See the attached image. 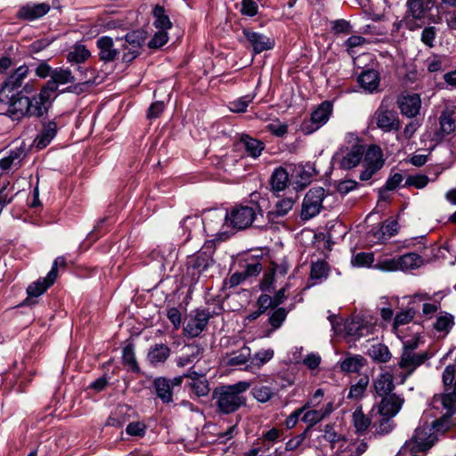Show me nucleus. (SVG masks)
I'll use <instances>...</instances> for the list:
<instances>
[{
  "mask_svg": "<svg viewBox=\"0 0 456 456\" xmlns=\"http://www.w3.org/2000/svg\"><path fill=\"white\" fill-rule=\"evenodd\" d=\"M364 164L380 169L384 164L382 151L378 146H370L365 153Z\"/></svg>",
  "mask_w": 456,
  "mask_h": 456,
  "instance_id": "nucleus-42",
  "label": "nucleus"
},
{
  "mask_svg": "<svg viewBox=\"0 0 456 456\" xmlns=\"http://www.w3.org/2000/svg\"><path fill=\"white\" fill-rule=\"evenodd\" d=\"M373 262L374 255L372 253L361 252L352 259V265L358 267L370 266Z\"/></svg>",
  "mask_w": 456,
  "mask_h": 456,
  "instance_id": "nucleus-54",
  "label": "nucleus"
},
{
  "mask_svg": "<svg viewBox=\"0 0 456 456\" xmlns=\"http://www.w3.org/2000/svg\"><path fill=\"white\" fill-rule=\"evenodd\" d=\"M444 391L433 396L431 405L437 411L456 413V367L448 365L442 375Z\"/></svg>",
  "mask_w": 456,
  "mask_h": 456,
  "instance_id": "nucleus-3",
  "label": "nucleus"
},
{
  "mask_svg": "<svg viewBox=\"0 0 456 456\" xmlns=\"http://www.w3.org/2000/svg\"><path fill=\"white\" fill-rule=\"evenodd\" d=\"M429 179L425 175H409L405 180V185L422 189L428 185Z\"/></svg>",
  "mask_w": 456,
  "mask_h": 456,
  "instance_id": "nucleus-56",
  "label": "nucleus"
},
{
  "mask_svg": "<svg viewBox=\"0 0 456 456\" xmlns=\"http://www.w3.org/2000/svg\"><path fill=\"white\" fill-rule=\"evenodd\" d=\"M370 379L368 376H363L354 385L350 387L347 397L353 400H360L369 385Z\"/></svg>",
  "mask_w": 456,
  "mask_h": 456,
  "instance_id": "nucleus-47",
  "label": "nucleus"
},
{
  "mask_svg": "<svg viewBox=\"0 0 456 456\" xmlns=\"http://www.w3.org/2000/svg\"><path fill=\"white\" fill-rule=\"evenodd\" d=\"M26 153L22 147H17L11 150L7 156L0 159V168L3 171H9L11 169H18Z\"/></svg>",
  "mask_w": 456,
  "mask_h": 456,
  "instance_id": "nucleus-24",
  "label": "nucleus"
},
{
  "mask_svg": "<svg viewBox=\"0 0 456 456\" xmlns=\"http://www.w3.org/2000/svg\"><path fill=\"white\" fill-rule=\"evenodd\" d=\"M436 30L434 27L425 28L421 33V41L428 46L432 47L434 45V40L436 38Z\"/></svg>",
  "mask_w": 456,
  "mask_h": 456,
  "instance_id": "nucleus-64",
  "label": "nucleus"
},
{
  "mask_svg": "<svg viewBox=\"0 0 456 456\" xmlns=\"http://www.w3.org/2000/svg\"><path fill=\"white\" fill-rule=\"evenodd\" d=\"M408 13L415 20H421L432 7V0H407Z\"/></svg>",
  "mask_w": 456,
  "mask_h": 456,
  "instance_id": "nucleus-29",
  "label": "nucleus"
},
{
  "mask_svg": "<svg viewBox=\"0 0 456 456\" xmlns=\"http://www.w3.org/2000/svg\"><path fill=\"white\" fill-rule=\"evenodd\" d=\"M332 113V104L330 102H322L313 112L309 120L303 123L305 134H311L328 122Z\"/></svg>",
  "mask_w": 456,
  "mask_h": 456,
  "instance_id": "nucleus-11",
  "label": "nucleus"
},
{
  "mask_svg": "<svg viewBox=\"0 0 456 456\" xmlns=\"http://www.w3.org/2000/svg\"><path fill=\"white\" fill-rule=\"evenodd\" d=\"M240 143L244 147L246 152L252 158L256 159L265 149V143L261 141L252 138L249 135H242Z\"/></svg>",
  "mask_w": 456,
  "mask_h": 456,
  "instance_id": "nucleus-34",
  "label": "nucleus"
},
{
  "mask_svg": "<svg viewBox=\"0 0 456 456\" xmlns=\"http://www.w3.org/2000/svg\"><path fill=\"white\" fill-rule=\"evenodd\" d=\"M431 356L428 352L421 353H411L409 351H402L400 361L398 362L399 368L405 370L404 374H402V383L411 375L415 370L422 365Z\"/></svg>",
  "mask_w": 456,
  "mask_h": 456,
  "instance_id": "nucleus-10",
  "label": "nucleus"
},
{
  "mask_svg": "<svg viewBox=\"0 0 456 456\" xmlns=\"http://www.w3.org/2000/svg\"><path fill=\"white\" fill-rule=\"evenodd\" d=\"M250 348L243 346L239 351L232 352L228 354L225 358V364L228 366H240L245 364L246 366L250 361Z\"/></svg>",
  "mask_w": 456,
  "mask_h": 456,
  "instance_id": "nucleus-33",
  "label": "nucleus"
},
{
  "mask_svg": "<svg viewBox=\"0 0 456 456\" xmlns=\"http://www.w3.org/2000/svg\"><path fill=\"white\" fill-rule=\"evenodd\" d=\"M75 77L71 71L68 69H55L51 73V80L47 82L45 88H50L51 94H53L59 85L74 83Z\"/></svg>",
  "mask_w": 456,
  "mask_h": 456,
  "instance_id": "nucleus-23",
  "label": "nucleus"
},
{
  "mask_svg": "<svg viewBox=\"0 0 456 456\" xmlns=\"http://www.w3.org/2000/svg\"><path fill=\"white\" fill-rule=\"evenodd\" d=\"M396 102L403 116L414 118L419 113L421 99L417 94L401 95Z\"/></svg>",
  "mask_w": 456,
  "mask_h": 456,
  "instance_id": "nucleus-16",
  "label": "nucleus"
},
{
  "mask_svg": "<svg viewBox=\"0 0 456 456\" xmlns=\"http://www.w3.org/2000/svg\"><path fill=\"white\" fill-rule=\"evenodd\" d=\"M257 206H235L229 212H226V218L229 220V226L242 230L249 227L256 216Z\"/></svg>",
  "mask_w": 456,
  "mask_h": 456,
  "instance_id": "nucleus-6",
  "label": "nucleus"
},
{
  "mask_svg": "<svg viewBox=\"0 0 456 456\" xmlns=\"http://www.w3.org/2000/svg\"><path fill=\"white\" fill-rule=\"evenodd\" d=\"M346 144L336 153L335 159L344 169H351L356 167L364 154V146L358 136L348 133L345 137Z\"/></svg>",
  "mask_w": 456,
  "mask_h": 456,
  "instance_id": "nucleus-4",
  "label": "nucleus"
},
{
  "mask_svg": "<svg viewBox=\"0 0 456 456\" xmlns=\"http://www.w3.org/2000/svg\"><path fill=\"white\" fill-rule=\"evenodd\" d=\"M272 191L280 192L284 191L289 184V174L283 167L276 168L270 180Z\"/></svg>",
  "mask_w": 456,
  "mask_h": 456,
  "instance_id": "nucleus-32",
  "label": "nucleus"
},
{
  "mask_svg": "<svg viewBox=\"0 0 456 456\" xmlns=\"http://www.w3.org/2000/svg\"><path fill=\"white\" fill-rule=\"evenodd\" d=\"M10 102L7 111L12 119H19L25 115L29 117L30 102L28 97L9 94V99L5 102Z\"/></svg>",
  "mask_w": 456,
  "mask_h": 456,
  "instance_id": "nucleus-17",
  "label": "nucleus"
},
{
  "mask_svg": "<svg viewBox=\"0 0 456 456\" xmlns=\"http://www.w3.org/2000/svg\"><path fill=\"white\" fill-rule=\"evenodd\" d=\"M157 395L163 403L172 402V388L169 379L159 378L154 381Z\"/></svg>",
  "mask_w": 456,
  "mask_h": 456,
  "instance_id": "nucleus-38",
  "label": "nucleus"
},
{
  "mask_svg": "<svg viewBox=\"0 0 456 456\" xmlns=\"http://www.w3.org/2000/svg\"><path fill=\"white\" fill-rule=\"evenodd\" d=\"M168 41L167 31L159 30L150 40L148 45L150 48H160Z\"/></svg>",
  "mask_w": 456,
  "mask_h": 456,
  "instance_id": "nucleus-58",
  "label": "nucleus"
},
{
  "mask_svg": "<svg viewBox=\"0 0 456 456\" xmlns=\"http://www.w3.org/2000/svg\"><path fill=\"white\" fill-rule=\"evenodd\" d=\"M379 82V75L378 71L374 69L365 70L358 77V83L361 87L369 93L378 91Z\"/></svg>",
  "mask_w": 456,
  "mask_h": 456,
  "instance_id": "nucleus-28",
  "label": "nucleus"
},
{
  "mask_svg": "<svg viewBox=\"0 0 456 456\" xmlns=\"http://www.w3.org/2000/svg\"><path fill=\"white\" fill-rule=\"evenodd\" d=\"M145 39V33L142 30H133L128 32L124 38L117 37L118 46H116L110 37H101L96 42L99 49V58L105 62L114 61L119 56L120 50H122L123 61L131 62L140 55Z\"/></svg>",
  "mask_w": 456,
  "mask_h": 456,
  "instance_id": "nucleus-1",
  "label": "nucleus"
},
{
  "mask_svg": "<svg viewBox=\"0 0 456 456\" xmlns=\"http://www.w3.org/2000/svg\"><path fill=\"white\" fill-rule=\"evenodd\" d=\"M375 268L386 272H393L399 270L398 258L380 259L375 265Z\"/></svg>",
  "mask_w": 456,
  "mask_h": 456,
  "instance_id": "nucleus-55",
  "label": "nucleus"
},
{
  "mask_svg": "<svg viewBox=\"0 0 456 456\" xmlns=\"http://www.w3.org/2000/svg\"><path fill=\"white\" fill-rule=\"evenodd\" d=\"M153 15L155 17L154 26L159 30L167 31V29L171 28L172 23L162 6L156 5L153 9Z\"/></svg>",
  "mask_w": 456,
  "mask_h": 456,
  "instance_id": "nucleus-45",
  "label": "nucleus"
},
{
  "mask_svg": "<svg viewBox=\"0 0 456 456\" xmlns=\"http://www.w3.org/2000/svg\"><path fill=\"white\" fill-rule=\"evenodd\" d=\"M315 174V167L312 163L298 165L297 167V176L300 179V184L302 188L310 183L312 177Z\"/></svg>",
  "mask_w": 456,
  "mask_h": 456,
  "instance_id": "nucleus-48",
  "label": "nucleus"
},
{
  "mask_svg": "<svg viewBox=\"0 0 456 456\" xmlns=\"http://www.w3.org/2000/svg\"><path fill=\"white\" fill-rule=\"evenodd\" d=\"M251 383L239 381L232 385L216 387L212 394L215 405L219 412L230 414L246 404L244 393L249 389Z\"/></svg>",
  "mask_w": 456,
  "mask_h": 456,
  "instance_id": "nucleus-2",
  "label": "nucleus"
},
{
  "mask_svg": "<svg viewBox=\"0 0 456 456\" xmlns=\"http://www.w3.org/2000/svg\"><path fill=\"white\" fill-rule=\"evenodd\" d=\"M345 330L351 337L360 338L369 332V328L363 324V320L357 316L346 322Z\"/></svg>",
  "mask_w": 456,
  "mask_h": 456,
  "instance_id": "nucleus-35",
  "label": "nucleus"
},
{
  "mask_svg": "<svg viewBox=\"0 0 456 456\" xmlns=\"http://www.w3.org/2000/svg\"><path fill=\"white\" fill-rule=\"evenodd\" d=\"M323 395V390L321 388L317 389L313 396L301 408L304 410V411L308 409H315L321 403Z\"/></svg>",
  "mask_w": 456,
  "mask_h": 456,
  "instance_id": "nucleus-62",
  "label": "nucleus"
},
{
  "mask_svg": "<svg viewBox=\"0 0 456 456\" xmlns=\"http://www.w3.org/2000/svg\"><path fill=\"white\" fill-rule=\"evenodd\" d=\"M56 133L57 124L54 121L45 124L42 131L34 140V145L39 150L45 148L54 138Z\"/></svg>",
  "mask_w": 456,
  "mask_h": 456,
  "instance_id": "nucleus-27",
  "label": "nucleus"
},
{
  "mask_svg": "<svg viewBox=\"0 0 456 456\" xmlns=\"http://www.w3.org/2000/svg\"><path fill=\"white\" fill-rule=\"evenodd\" d=\"M332 29L335 34L348 35L352 31V27L347 20L341 19L332 21Z\"/></svg>",
  "mask_w": 456,
  "mask_h": 456,
  "instance_id": "nucleus-61",
  "label": "nucleus"
},
{
  "mask_svg": "<svg viewBox=\"0 0 456 456\" xmlns=\"http://www.w3.org/2000/svg\"><path fill=\"white\" fill-rule=\"evenodd\" d=\"M266 130L275 136L282 137L288 132V126L279 121L270 123L266 126Z\"/></svg>",
  "mask_w": 456,
  "mask_h": 456,
  "instance_id": "nucleus-60",
  "label": "nucleus"
},
{
  "mask_svg": "<svg viewBox=\"0 0 456 456\" xmlns=\"http://www.w3.org/2000/svg\"><path fill=\"white\" fill-rule=\"evenodd\" d=\"M379 404V412L383 417L393 418L401 410L404 402L403 398L396 394L381 396Z\"/></svg>",
  "mask_w": 456,
  "mask_h": 456,
  "instance_id": "nucleus-18",
  "label": "nucleus"
},
{
  "mask_svg": "<svg viewBox=\"0 0 456 456\" xmlns=\"http://www.w3.org/2000/svg\"><path fill=\"white\" fill-rule=\"evenodd\" d=\"M328 274V268L326 263L318 261L312 265L310 278L314 281L313 284L320 282Z\"/></svg>",
  "mask_w": 456,
  "mask_h": 456,
  "instance_id": "nucleus-50",
  "label": "nucleus"
},
{
  "mask_svg": "<svg viewBox=\"0 0 456 456\" xmlns=\"http://www.w3.org/2000/svg\"><path fill=\"white\" fill-rule=\"evenodd\" d=\"M297 200V198L287 197L279 200L273 210L267 214V218L271 222H277V218L286 216L292 208Z\"/></svg>",
  "mask_w": 456,
  "mask_h": 456,
  "instance_id": "nucleus-26",
  "label": "nucleus"
},
{
  "mask_svg": "<svg viewBox=\"0 0 456 456\" xmlns=\"http://www.w3.org/2000/svg\"><path fill=\"white\" fill-rule=\"evenodd\" d=\"M372 385L378 396L392 395L395 387L393 371L382 369L380 373L373 379Z\"/></svg>",
  "mask_w": 456,
  "mask_h": 456,
  "instance_id": "nucleus-15",
  "label": "nucleus"
},
{
  "mask_svg": "<svg viewBox=\"0 0 456 456\" xmlns=\"http://www.w3.org/2000/svg\"><path fill=\"white\" fill-rule=\"evenodd\" d=\"M370 423V419L362 412V406H358L352 413V424L357 434L362 435L366 432Z\"/></svg>",
  "mask_w": 456,
  "mask_h": 456,
  "instance_id": "nucleus-37",
  "label": "nucleus"
},
{
  "mask_svg": "<svg viewBox=\"0 0 456 456\" xmlns=\"http://www.w3.org/2000/svg\"><path fill=\"white\" fill-rule=\"evenodd\" d=\"M288 312L284 308H278L275 310L270 317V324L273 329L281 327L284 320L286 319Z\"/></svg>",
  "mask_w": 456,
  "mask_h": 456,
  "instance_id": "nucleus-59",
  "label": "nucleus"
},
{
  "mask_svg": "<svg viewBox=\"0 0 456 456\" xmlns=\"http://www.w3.org/2000/svg\"><path fill=\"white\" fill-rule=\"evenodd\" d=\"M274 352L273 349H262L256 352L253 356L250 355L249 362L244 367V370L256 372L265 363L273 359Z\"/></svg>",
  "mask_w": 456,
  "mask_h": 456,
  "instance_id": "nucleus-25",
  "label": "nucleus"
},
{
  "mask_svg": "<svg viewBox=\"0 0 456 456\" xmlns=\"http://www.w3.org/2000/svg\"><path fill=\"white\" fill-rule=\"evenodd\" d=\"M367 443L363 440L349 442L342 439L338 442V456H361L367 450Z\"/></svg>",
  "mask_w": 456,
  "mask_h": 456,
  "instance_id": "nucleus-21",
  "label": "nucleus"
},
{
  "mask_svg": "<svg viewBox=\"0 0 456 456\" xmlns=\"http://www.w3.org/2000/svg\"><path fill=\"white\" fill-rule=\"evenodd\" d=\"M170 349L163 344H157L148 353L149 361L153 363H160L165 362L169 356Z\"/></svg>",
  "mask_w": 456,
  "mask_h": 456,
  "instance_id": "nucleus-40",
  "label": "nucleus"
},
{
  "mask_svg": "<svg viewBox=\"0 0 456 456\" xmlns=\"http://www.w3.org/2000/svg\"><path fill=\"white\" fill-rule=\"evenodd\" d=\"M50 11V5L46 3L27 4L20 8L17 16L25 20H35L42 18Z\"/></svg>",
  "mask_w": 456,
  "mask_h": 456,
  "instance_id": "nucleus-19",
  "label": "nucleus"
},
{
  "mask_svg": "<svg viewBox=\"0 0 456 456\" xmlns=\"http://www.w3.org/2000/svg\"><path fill=\"white\" fill-rule=\"evenodd\" d=\"M190 354L182 355L177 358L176 364L179 367H184L193 362L200 354V349L199 347L188 346Z\"/></svg>",
  "mask_w": 456,
  "mask_h": 456,
  "instance_id": "nucleus-57",
  "label": "nucleus"
},
{
  "mask_svg": "<svg viewBox=\"0 0 456 456\" xmlns=\"http://www.w3.org/2000/svg\"><path fill=\"white\" fill-rule=\"evenodd\" d=\"M454 324V316L452 314L447 312H439L435 322L433 323V328L437 332H442L444 335H447Z\"/></svg>",
  "mask_w": 456,
  "mask_h": 456,
  "instance_id": "nucleus-31",
  "label": "nucleus"
},
{
  "mask_svg": "<svg viewBox=\"0 0 456 456\" xmlns=\"http://www.w3.org/2000/svg\"><path fill=\"white\" fill-rule=\"evenodd\" d=\"M53 95L50 88L43 87L37 95L29 98V117L39 118L45 114L51 104Z\"/></svg>",
  "mask_w": 456,
  "mask_h": 456,
  "instance_id": "nucleus-14",
  "label": "nucleus"
},
{
  "mask_svg": "<svg viewBox=\"0 0 456 456\" xmlns=\"http://www.w3.org/2000/svg\"><path fill=\"white\" fill-rule=\"evenodd\" d=\"M90 51L81 44H76L67 54L69 62L81 63L90 57Z\"/></svg>",
  "mask_w": 456,
  "mask_h": 456,
  "instance_id": "nucleus-43",
  "label": "nucleus"
},
{
  "mask_svg": "<svg viewBox=\"0 0 456 456\" xmlns=\"http://www.w3.org/2000/svg\"><path fill=\"white\" fill-rule=\"evenodd\" d=\"M189 386L191 391L199 397L207 395L210 390L208 382L205 378L190 382Z\"/></svg>",
  "mask_w": 456,
  "mask_h": 456,
  "instance_id": "nucleus-53",
  "label": "nucleus"
},
{
  "mask_svg": "<svg viewBox=\"0 0 456 456\" xmlns=\"http://www.w3.org/2000/svg\"><path fill=\"white\" fill-rule=\"evenodd\" d=\"M324 438L331 444V448L338 452V442H340L343 438L339 437V436L334 431L332 427L326 426Z\"/></svg>",
  "mask_w": 456,
  "mask_h": 456,
  "instance_id": "nucleus-63",
  "label": "nucleus"
},
{
  "mask_svg": "<svg viewBox=\"0 0 456 456\" xmlns=\"http://www.w3.org/2000/svg\"><path fill=\"white\" fill-rule=\"evenodd\" d=\"M53 284V283H50L49 281L48 274L46 277L38 279L37 281L31 283L27 289L28 295L27 301L29 300L30 297H37L41 296Z\"/></svg>",
  "mask_w": 456,
  "mask_h": 456,
  "instance_id": "nucleus-44",
  "label": "nucleus"
},
{
  "mask_svg": "<svg viewBox=\"0 0 456 456\" xmlns=\"http://www.w3.org/2000/svg\"><path fill=\"white\" fill-rule=\"evenodd\" d=\"M326 196L322 187H314L305 194L301 216L304 219H310L317 216L322 208V201Z\"/></svg>",
  "mask_w": 456,
  "mask_h": 456,
  "instance_id": "nucleus-7",
  "label": "nucleus"
},
{
  "mask_svg": "<svg viewBox=\"0 0 456 456\" xmlns=\"http://www.w3.org/2000/svg\"><path fill=\"white\" fill-rule=\"evenodd\" d=\"M371 122L384 133L398 131L401 127L398 113L384 101L375 110Z\"/></svg>",
  "mask_w": 456,
  "mask_h": 456,
  "instance_id": "nucleus-5",
  "label": "nucleus"
},
{
  "mask_svg": "<svg viewBox=\"0 0 456 456\" xmlns=\"http://www.w3.org/2000/svg\"><path fill=\"white\" fill-rule=\"evenodd\" d=\"M415 310L413 308H408L399 312L394 320V329L396 330L399 326L411 322L415 316Z\"/></svg>",
  "mask_w": 456,
  "mask_h": 456,
  "instance_id": "nucleus-52",
  "label": "nucleus"
},
{
  "mask_svg": "<svg viewBox=\"0 0 456 456\" xmlns=\"http://www.w3.org/2000/svg\"><path fill=\"white\" fill-rule=\"evenodd\" d=\"M333 403H328L320 409H308L305 411L302 420L311 428L327 418L333 411Z\"/></svg>",
  "mask_w": 456,
  "mask_h": 456,
  "instance_id": "nucleus-22",
  "label": "nucleus"
},
{
  "mask_svg": "<svg viewBox=\"0 0 456 456\" xmlns=\"http://www.w3.org/2000/svg\"><path fill=\"white\" fill-rule=\"evenodd\" d=\"M211 257L206 253H200L196 256H191L188 260V265L190 268L197 271L198 273H200L207 270L209 265L212 264Z\"/></svg>",
  "mask_w": 456,
  "mask_h": 456,
  "instance_id": "nucleus-41",
  "label": "nucleus"
},
{
  "mask_svg": "<svg viewBox=\"0 0 456 456\" xmlns=\"http://www.w3.org/2000/svg\"><path fill=\"white\" fill-rule=\"evenodd\" d=\"M440 411L443 412V416L440 419L433 421L432 424L429 425L430 428H432V432L435 433L436 436L438 433L444 434V432H446L451 428L456 425V420L452 419L454 413H451L447 411Z\"/></svg>",
  "mask_w": 456,
  "mask_h": 456,
  "instance_id": "nucleus-30",
  "label": "nucleus"
},
{
  "mask_svg": "<svg viewBox=\"0 0 456 456\" xmlns=\"http://www.w3.org/2000/svg\"><path fill=\"white\" fill-rule=\"evenodd\" d=\"M399 269L411 270L421 265L422 259L416 253H408L398 258Z\"/></svg>",
  "mask_w": 456,
  "mask_h": 456,
  "instance_id": "nucleus-46",
  "label": "nucleus"
},
{
  "mask_svg": "<svg viewBox=\"0 0 456 456\" xmlns=\"http://www.w3.org/2000/svg\"><path fill=\"white\" fill-rule=\"evenodd\" d=\"M205 231L209 236H217L226 232L225 227L229 226L226 212L222 210H208L201 220Z\"/></svg>",
  "mask_w": 456,
  "mask_h": 456,
  "instance_id": "nucleus-8",
  "label": "nucleus"
},
{
  "mask_svg": "<svg viewBox=\"0 0 456 456\" xmlns=\"http://www.w3.org/2000/svg\"><path fill=\"white\" fill-rule=\"evenodd\" d=\"M210 318L208 310L198 309L192 312L184 322V335L190 338L198 337L205 330Z\"/></svg>",
  "mask_w": 456,
  "mask_h": 456,
  "instance_id": "nucleus-9",
  "label": "nucleus"
},
{
  "mask_svg": "<svg viewBox=\"0 0 456 456\" xmlns=\"http://www.w3.org/2000/svg\"><path fill=\"white\" fill-rule=\"evenodd\" d=\"M254 398L259 403L270 401L275 395L274 388L271 386H256L252 390Z\"/></svg>",
  "mask_w": 456,
  "mask_h": 456,
  "instance_id": "nucleus-49",
  "label": "nucleus"
},
{
  "mask_svg": "<svg viewBox=\"0 0 456 456\" xmlns=\"http://www.w3.org/2000/svg\"><path fill=\"white\" fill-rule=\"evenodd\" d=\"M242 33L248 43L247 47H251L255 54L271 50L274 46V40L264 34L247 28Z\"/></svg>",
  "mask_w": 456,
  "mask_h": 456,
  "instance_id": "nucleus-13",
  "label": "nucleus"
},
{
  "mask_svg": "<svg viewBox=\"0 0 456 456\" xmlns=\"http://www.w3.org/2000/svg\"><path fill=\"white\" fill-rule=\"evenodd\" d=\"M28 73V68L26 65H21L8 77L0 90L1 102H6L9 99V94H13L14 90L22 86Z\"/></svg>",
  "mask_w": 456,
  "mask_h": 456,
  "instance_id": "nucleus-12",
  "label": "nucleus"
},
{
  "mask_svg": "<svg viewBox=\"0 0 456 456\" xmlns=\"http://www.w3.org/2000/svg\"><path fill=\"white\" fill-rule=\"evenodd\" d=\"M453 110L446 109L441 112L439 117V130L436 134L437 139L442 140L456 131V121L453 118Z\"/></svg>",
  "mask_w": 456,
  "mask_h": 456,
  "instance_id": "nucleus-20",
  "label": "nucleus"
},
{
  "mask_svg": "<svg viewBox=\"0 0 456 456\" xmlns=\"http://www.w3.org/2000/svg\"><path fill=\"white\" fill-rule=\"evenodd\" d=\"M365 359L361 355H351L339 362L342 371L348 373H356L365 365Z\"/></svg>",
  "mask_w": 456,
  "mask_h": 456,
  "instance_id": "nucleus-36",
  "label": "nucleus"
},
{
  "mask_svg": "<svg viewBox=\"0 0 456 456\" xmlns=\"http://www.w3.org/2000/svg\"><path fill=\"white\" fill-rule=\"evenodd\" d=\"M255 94H248L230 102L229 109L232 112H245L248 104L252 102Z\"/></svg>",
  "mask_w": 456,
  "mask_h": 456,
  "instance_id": "nucleus-51",
  "label": "nucleus"
},
{
  "mask_svg": "<svg viewBox=\"0 0 456 456\" xmlns=\"http://www.w3.org/2000/svg\"><path fill=\"white\" fill-rule=\"evenodd\" d=\"M368 354L379 362H387L392 357L388 347L381 343L372 345L368 350Z\"/></svg>",
  "mask_w": 456,
  "mask_h": 456,
  "instance_id": "nucleus-39",
  "label": "nucleus"
}]
</instances>
